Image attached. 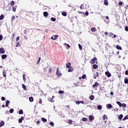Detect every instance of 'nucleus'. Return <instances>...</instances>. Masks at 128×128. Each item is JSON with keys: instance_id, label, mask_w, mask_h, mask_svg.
Listing matches in <instances>:
<instances>
[{"instance_id": "f257e3e1", "label": "nucleus", "mask_w": 128, "mask_h": 128, "mask_svg": "<svg viewBox=\"0 0 128 128\" xmlns=\"http://www.w3.org/2000/svg\"><path fill=\"white\" fill-rule=\"evenodd\" d=\"M98 59H96V58H92V60H91V64H98Z\"/></svg>"}, {"instance_id": "f03ea898", "label": "nucleus", "mask_w": 128, "mask_h": 128, "mask_svg": "<svg viewBox=\"0 0 128 128\" xmlns=\"http://www.w3.org/2000/svg\"><path fill=\"white\" fill-rule=\"evenodd\" d=\"M56 75L58 76V78L62 76V73H60V71H58V68H56Z\"/></svg>"}, {"instance_id": "7ed1b4c3", "label": "nucleus", "mask_w": 128, "mask_h": 128, "mask_svg": "<svg viewBox=\"0 0 128 128\" xmlns=\"http://www.w3.org/2000/svg\"><path fill=\"white\" fill-rule=\"evenodd\" d=\"M109 36L112 38H116V35L114 34V33L110 32L109 34Z\"/></svg>"}, {"instance_id": "20e7f679", "label": "nucleus", "mask_w": 128, "mask_h": 128, "mask_svg": "<svg viewBox=\"0 0 128 128\" xmlns=\"http://www.w3.org/2000/svg\"><path fill=\"white\" fill-rule=\"evenodd\" d=\"M52 68H48L47 67L46 69V71L47 72L50 73L52 72Z\"/></svg>"}, {"instance_id": "39448f33", "label": "nucleus", "mask_w": 128, "mask_h": 128, "mask_svg": "<svg viewBox=\"0 0 128 128\" xmlns=\"http://www.w3.org/2000/svg\"><path fill=\"white\" fill-rule=\"evenodd\" d=\"M106 75L108 76V78H110L112 76V74L110 72L108 71L105 72Z\"/></svg>"}, {"instance_id": "423d86ee", "label": "nucleus", "mask_w": 128, "mask_h": 128, "mask_svg": "<svg viewBox=\"0 0 128 128\" xmlns=\"http://www.w3.org/2000/svg\"><path fill=\"white\" fill-rule=\"evenodd\" d=\"M24 120V116H22L21 118H20L18 120L19 124H22V120Z\"/></svg>"}, {"instance_id": "0eeeda50", "label": "nucleus", "mask_w": 128, "mask_h": 128, "mask_svg": "<svg viewBox=\"0 0 128 128\" xmlns=\"http://www.w3.org/2000/svg\"><path fill=\"white\" fill-rule=\"evenodd\" d=\"M106 108H112V104H108L106 105Z\"/></svg>"}, {"instance_id": "6e6552de", "label": "nucleus", "mask_w": 128, "mask_h": 128, "mask_svg": "<svg viewBox=\"0 0 128 128\" xmlns=\"http://www.w3.org/2000/svg\"><path fill=\"white\" fill-rule=\"evenodd\" d=\"M4 48H0V54H4Z\"/></svg>"}, {"instance_id": "1a4fd4ad", "label": "nucleus", "mask_w": 128, "mask_h": 128, "mask_svg": "<svg viewBox=\"0 0 128 128\" xmlns=\"http://www.w3.org/2000/svg\"><path fill=\"white\" fill-rule=\"evenodd\" d=\"M44 14V16L45 18H47V16H48V12H44L43 13Z\"/></svg>"}, {"instance_id": "9d476101", "label": "nucleus", "mask_w": 128, "mask_h": 128, "mask_svg": "<svg viewBox=\"0 0 128 128\" xmlns=\"http://www.w3.org/2000/svg\"><path fill=\"white\" fill-rule=\"evenodd\" d=\"M123 117H124V116L122 114L119 115L118 116V118L119 120H122Z\"/></svg>"}, {"instance_id": "9b49d317", "label": "nucleus", "mask_w": 128, "mask_h": 128, "mask_svg": "<svg viewBox=\"0 0 128 128\" xmlns=\"http://www.w3.org/2000/svg\"><path fill=\"white\" fill-rule=\"evenodd\" d=\"M98 76V72H96V74L94 75V78L96 80Z\"/></svg>"}, {"instance_id": "f8f14e48", "label": "nucleus", "mask_w": 128, "mask_h": 128, "mask_svg": "<svg viewBox=\"0 0 128 128\" xmlns=\"http://www.w3.org/2000/svg\"><path fill=\"white\" fill-rule=\"evenodd\" d=\"M3 76L4 78H6V70H4L2 72Z\"/></svg>"}, {"instance_id": "ddd939ff", "label": "nucleus", "mask_w": 128, "mask_h": 128, "mask_svg": "<svg viewBox=\"0 0 128 128\" xmlns=\"http://www.w3.org/2000/svg\"><path fill=\"white\" fill-rule=\"evenodd\" d=\"M8 58V55L6 54H3L2 56V60H5V58Z\"/></svg>"}, {"instance_id": "4468645a", "label": "nucleus", "mask_w": 128, "mask_h": 128, "mask_svg": "<svg viewBox=\"0 0 128 128\" xmlns=\"http://www.w3.org/2000/svg\"><path fill=\"white\" fill-rule=\"evenodd\" d=\"M76 104H84V101H76Z\"/></svg>"}, {"instance_id": "2eb2a0df", "label": "nucleus", "mask_w": 128, "mask_h": 128, "mask_svg": "<svg viewBox=\"0 0 128 128\" xmlns=\"http://www.w3.org/2000/svg\"><path fill=\"white\" fill-rule=\"evenodd\" d=\"M90 100H94V95H91L90 97H89Z\"/></svg>"}, {"instance_id": "dca6fc26", "label": "nucleus", "mask_w": 128, "mask_h": 128, "mask_svg": "<svg viewBox=\"0 0 128 128\" xmlns=\"http://www.w3.org/2000/svg\"><path fill=\"white\" fill-rule=\"evenodd\" d=\"M58 37V35H54L53 36V40H56Z\"/></svg>"}, {"instance_id": "f3484780", "label": "nucleus", "mask_w": 128, "mask_h": 128, "mask_svg": "<svg viewBox=\"0 0 128 128\" xmlns=\"http://www.w3.org/2000/svg\"><path fill=\"white\" fill-rule=\"evenodd\" d=\"M4 121H1L0 122V128H2V126H4Z\"/></svg>"}, {"instance_id": "a211bd4d", "label": "nucleus", "mask_w": 128, "mask_h": 128, "mask_svg": "<svg viewBox=\"0 0 128 128\" xmlns=\"http://www.w3.org/2000/svg\"><path fill=\"white\" fill-rule=\"evenodd\" d=\"M66 66L67 68H70V62H68L66 64Z\"/></svg>"}, {"instance_id": "6ab92c4d", "label": "nucleus", "mask_w": 128, "mask_h": 128, "mask_svg": "<svg viewBox=\"0 0 128 128\" xmlns=\"http://www.w3.org/2000/svg\"><path fill=\"white\" fill-rule=\"evenodd\" d=\"M103 120H108V116L106 114H104L102 117Z\"/></svg>"}, {"instance_id": "aec40b11", "label": "nucleus", "mask_w": 128, "mask_h": 128, "mask_svg": "<svg viewBox=\"0 0 128 128\" xmlns=\"http://www.w3.org/2000/svg\"><path fill=\"white\" fill-rule=\"evenodd\" d=\"M16 20V16H12V18H11V22L12 24L14 22V20Z\"/></svg>"}, {"instance_id": "412c9836", "label": "nucleus", "mask_w": 128, "mask_h": 128, "mask_svg": "<svg viewBox=\"0 0 128 128\" xmlns=\"http://www.w3.org/2000/svg\"><path fill=\"white\" fill-rule=\"evenodd\" d=\"M22 88L24 90H26V86L24 84H22Z\"/></svg>"}, {"instance_id": "4be33fe9", "label": "nucleus", "mask_w": 128, "mask_h": 128, "mask_svg": "<svg viewBox=\"0 0 128 128\" xmlns=\"http://www.w3.org/2000/svg\"><path fill=\"white\" fill-rule=\"evenodd\" d=\"M92 120H94V116H89V120H90V122H92Z\"/></svg>"}, {"instance_id": "5701e85b", "label": "nucleus", "mask_w": 128, "mask_h": 128, "mask_svg": "<svg viewBox=\"0 0 128 128\" xmlns=\"http://www.w3.org/2000/svg\"><path fill=\"white\" fill-rule=\"evenodd\" d=\"M104 4L108 6V0H104Z\"/></svg>"}, {"instance_id": "b1692460", "label": "nucleus", "mask_w": 128, "mask_h": 128, "mask_svg": "<svg viewBox=\"0 0 128 128\" xmlns=\"http://www.w3.org/2000/svg\"><path fill=\"white\" fill-rule=\"evenodd\" d=\"M117 104H118L119 106H122V104L120 102L117 101L116 102Z\"/></svg>"}, {"instance_id": "393cba45", "label": "nucleus", "mask_w": 128, "mask_h": 128, "mask_svg": "<svg viewBox=\"0 0 128 128\" xmlns=\"http://www.w3.org/2000/svg\"><path fill=\"white\" fill-rule=\"evenodd\" d=\"M29 100L30 102H34V98L33 97H30Z\"/></svg>"}, {"instance_id": "a878e982", "label": "nucleus", "mask_w": 128, "mask_h": 128, "mask_svg": "<svg viewBox=\"0 0 128 128\" xmlns=\"http://www.w3.org/2000/svg\"><path fill=\"white\" fill-rule=\"evenodd\" d=\"M98 83L97 82H96L95 84H93L92 86L93 88H96V86H98Z\"/></svg>"}, {"instance_id": "bb28decb", "label": "nucleus", "mask_w": 128, "mask_h": 128, "mask_svg": "<svg viewBox=\"0 0 128 128\" xmlns=\"http://www.w3.org/2000/svg\"><path fill=\"white\" fill-rule=\"evenodd\" d=\"M18 114H24V111H22V110H20L19 111H18Z\"/></svg>"}, {"instance_id": "cd10ccee", "label": "nucleus", "mask_w": 128, "mask_h": 128, "mask_svg": "<svg viewBox=\"0 0 128 128\" xmlns=\"http://www.w3.org/2000/svg\"><path fill=\"white\" fill-rule=\"evenodd\" d=\"M4 14H2L0 16V20H4Z\"/></svg>"}, {"instance_id": "c85d7f7f", "label": "nucleus", "mask_w": 128, "mask_h": 128, "mask_svg": "<svg viewBox=\"0 0 128 128\" xmlns=\"http://www.w3.org/2000/svg\"><path fill=\"white\" fill-rule=\"evenodd\" d=\"M97 108H98V110H102V106L101 105H98V106H97Z\"/></svg>"}, {"instance_id": "c756f323", "label": "nucleus", "mask_w": 128, "mask_h": 128, "mask_svg": "<svg viewBox=\"0 0 128 128\" xmlns=\"http://www.w3.org/2000/svg\"><path fill=\"white\" fill-rule=\"evenodd\" d=\"M96 30V28H91V32H94Z\"/></svg>"}, {"instance_id": "7c9ffc66", "label": "nucleus", "mask_w": 128, "mask_h": 128, "mask_svg": "<svg viewBox=\"0 0 128 128\" xmlns=\"http://www.w3.org/2000/svg\"><path fill=\"white\" fill-rule=\"evenodd\" d=\"M116 48H117V50H122V47H120V46L117 45L116 46Z\"/></svg>"}, {"instance_id": "2f4dec72", "label": "nucleus", "mask_w": 128, "mask_h": 128, "mask_svg": "<svg viewBox=\"0 0 128 128\" xmlns=\"http://www.w3.org/2000/svg\"><path fill=\"white\" fill-rule=\"evenodd\" d=\"M12 10L14 12H16V6H13Z\"/></svg>"}, {"instance_id": "473e14b6", "label": "nucleus", "mask_w": 128, "mask_h": 128, "mask_svg": "<svg viewBox=\"0 0 128 128\" xmlns=\"http://www.w3.org/2000/svg\"><path fill=\"white\" fill-rule=\"evenodd\" d=\"M124 84H128V78H126L124 80Z\"/></svg>"}, {"instance_id": "72a5a7b5", "label": "nucleus", "mask_w": 128, "mask_h": 128, "mask_svg": "<svg viewBox=\"0 0 128 128\" xmlns=\"http://www.w3.org/2000/svg\"><path fill=\"white\" fill-rule=\"evenodd\" d=\"M64 44L66 46H67V48H70V46L68 44H66V43H64Z\"/></svg>"}, {"instance_id": "f704fd0d", "label": "nucleus", "mask_w": 128, "mask_h": 128, "mask_svg": "<svg viewBox=\"0 0 128 128\" xmlns=\"http://www.w3.org/2000/svg\"><path fill=\"white\" fill-rule=\"evenodd\" d=\"M93 68H94V70L98 68V66L96 64H93Z\"/></svg>"}, {"instance_id": "c9c22d12", "label": "nucleus", "mask_w": 128, "mask_h": 128, "mask_svg": "<svg viewBox=\"0 0 128 128\" xmlns=\"http://www.w3.org/2000/svg\"><path fill=\"white\" fill-rule=\"evenodd\" d=\"M74 72V69L72 68H70L68 70V72Z\"/></svg>"}, {"instance_id": "e433bc0d", "label": "nucleus", "mask_w": 128, "mask_h": 128, "mask_svg": "<svg viewBox=\"0 0 128 128\" xmlns=\"http://www.w3.org/2000/svg\"><path fill=\"white\" fill-rule=\"evenodd\" d=\"M128 120V116L126 115L125 116L124 118L122 119V120Z\"/></svg>"}, {"instance_id": "4c0bfd02", "label": "nucleus", "mask_w": 128, "mask_h": 128, "mask_svg": "<svg viewBox=\"0 0 128 128\" xmlns=\"http://www.w3.org/2000/svg\"><path fill=\"white\" fill-rule=\"evenodd\" d=\"M62 14L63 16H66V12H62Z\"/></svg>"}, {"instance_id": "58836bf2", "label": "nucleus", "mask_w": 128, "mask_h": 128, "mask_svg": "<svg viewBox=\"0 0 128 128\" xmlns=\"http://www.w3.org/2000/svg\"><path fill=\"white\" fill-rule=\"evenodd\" d=\"M42 122H46V120L44 118H42Z\"/></svg>"}, {"instance_id": "ea45409f", "label": "nucleus", "mask_w": 128, "mask_h": 128, "mask_svg": "<svg viewBox=\"0 0 128 128\" xmlns=\"http://www.w3.org/2000/svg\"><path fill=\"white\" fill-rule=\"evenodd\" d=\"M58 94H64V92L62 90H59Z\"/></svg>"}, {"instance_id": "a19ab883", "label": "nucleus", "mask_w": 128, "mask_h": 128, "mask_svg": "<svg viewBox=\"0 0 128 128\" xmlns=\"http://www.w3.org/2000/svg\"><path fill=\"white\" fill-rule=\"evenodd\" d=\"M50 20L52 22H56V19L54 18H51Z\"/></svg>"}, {"instance_id": "79ce46f5", "label": "nucleus", "mask_w": 128, "mask_h": 128, "mask_svg": "<svg viewBox=\"0 0 128 128\" xmlns=\"http://www.w3.org/2000/svg\"><path fill=\"white\" fill-rule=\"evenodd\" d=\"M78 48L80 50H82V45H80V44H78Z\"/></svg>"}, {"instance_id": "37998d69", "label": "nucleus", "mask_w": 128, "mask_h": 128, "mask_svg": "<svg viewBox=\"0 0 128 128\" xmlns=\"http://www.w3.org/2000/svg\"><path fill=\"white\" fill-rule=\"evenodd\" d=\"M82 122H86V120H88V118H82Z\"/></svg>"}, {"instance_id": "c03bdc74", "label": "nucleus", "mask_w": 128, "mask_h": 128, "mask_svg": "<svg viewBox=\"0 0 128 128\" xmlns=\"http://www.w3.org/2000/svg\"><path fill=\"white\" fill-rule=\"evenodd\" d=\"M50 124L52 126H54V123L52 122H50Z\"/></svg>"}, {"instance_id": "a18cd8bd", "label": "nucleus", "mask_w": 128, "mask_h": 128, "mask_svg": "<svg viewBox=\"0 0 128 128\" xmlns=\"http://www.w3.org/2000/svg\"><path fill=\"white\" fill-rule=\"evenodd\" d=\"M10 6H14V1L11 2Z\"/></svg>"}, {"instance_id": "49530a36", "label": "nucleus", "mask_w": 128, "mask_h": 128, "mask_svg": "<svg viewBox=\"0 0 128 128\" xmlns=\"http://www.w3.org/2000/svg\"><path fill=\"white\" fill-rule=\"evenodd\" d=\"M86 78V74H83L82 76V78L83 79V80H84V78Z\"/></svg>"}, {"instance_id": "de8ad7c7", "label": "nucleus", "mask_w": 128, "mask_h": 128, "mask_svg": "<svg viewBox=\"0 0 128 128\" xmlns=\"http://www.w3.org/2000/svg\"><path fill=\"white\" fill-rule=\"evenodd\" d=\"M14 108L10 109V114H12V112H14Z\"/></svg>"}, {"instance_id": "09e8293b", "label": "nucleus", "mask_w": 128, "mask_h": 128, "mask_svg": "<svg viewBox=\"0 0 128 128\" xmlns=\"http://www.w3.org/2000/svg\"><path fill=\"white\" fill-rule=\"evenodd\" d=\"M22 78H23V80L24 82H26V78L24 77V74L22 75Z\"/></svg>"}, {"instance_id": "8fccbe9b", "label": "nucleus", "mask_w": 128, "mask_h": 128, "mask_svg": "<svg viewBox=\"0 0 128 128\" xmlns=\"http://www.w3.org/2000/svg\"><path fill=\"white\" fill-rule=\"evenodd\" d=\"M122 108H126V104L123 103V104H122Z\"/></svg>"}, {"instance_id": "3c124183", "label": "nucleus", "mask_w": 128, "mask_h": 128, "mask_svg": "<svg viewBox=\"0 0 128 128\" xmlns=\"http://www.w3.org/2000/svg\"><path fill=\"white\" fill-rule=\"evenodd\" d=\"M48 101L49 102H54V100H52V98H49Z\"/></svg>"}, {"instance_id": "603ef678", "label": "nucleus", "mask_w": 128, "mask_h": 128, "mask_svg": "<svg viewBox=\"0 0 128 128\" xmlns=\"http://www.w3.org/2000/svg\"><path fill=\"white\" fill-rule=\"evenodd\" d=\"M16 46V48H18V47L20 46V43L18 42V43H17V44Z\"/></svg>"}, {"instance_id": "864d4df0", "label": "nucleus", "mask_w": 128, "mask_h": 128, "mask_svg": "<svg viewBox=\"0 0 128 128\" xmlns=\"http://www.w3.org/2000/svg\"><path fill=\"white\" fill-rule=\"evenodd\" d=\"M80 10H82L84 8V4H81V6H80Z\"/></svg>"}, {"instance_id": "5fc2aeb1", "label": "nucleus", "mask_w": 128, "mask_h": 128, "mask_svg": "<svg viewBox=\"0 0 128 128\" xmlns=\"http://www.w3.org/2000/svg\"><path fill=\"white\" fill-rule=\"evenodd\" d=\"M1 100H2L4 101V100H6V98L4 96H2L1 98Z\"/></svg>"}, {"instance_id": "6e6d98bb", "label": "nucleus", "mask_w": 128, "mask_h": 128, "mask_svg": "<svg viewBox=\"0 0 128 128\" xmlns=\"http://www.w3.org/2000/svg\"><path fill=\"white\" fill-rule=\"evenodd\" d=\"M39 104H42V98H40V100H39Z\"/></svg>"}, {"instance_id": "4d7b16f0", "label": "nucleus", "mask_w": 128, "mask_h": 128, "mask_svg": "<svg viewBox=\"0 0 128 128\" xmlns=\"http://www.w3.org/2000/svg\"><path fill=\"white\" fill-rule=\"evenodd\" d=\"M68 124H72V121L71 120H70L68 122Z\"/></svg>"}, {"instance_id": "13d9d810", "label": "nucleus", "mask_w": 128, "mask_h": 128, "mask_svg": "<svg viewBox=\"0 0 128 128\" xmlns=\"http://www.w3.org/2000/svg\"><path fill=\"white\" fill-rule=\"evenodd\" d=\"M4 37L2 36V35L0 34V40H2V38Z\"/></svg>"}, {"instance_id": "bf43d9fd", "label": "nucleus", "mask_w": 128, "mask_h": 128, "mask_svg": "<svg viewBox=\"0 0 128 128\" xmlns=\"http://www.w3.org/2000/svg\"><path fill=\"white\" fill-rule=\"evenodd\" d=\"M125 30L126 32H128V26H125Z\"/></svg>"}, {"instance_id": "052dcab7", "label": "nucleus", "mask_w": 128, "mask_h": 128, "mask_svg": "<svg viewBox=\"0 0 128 128\" xmlns=\"http://www.w3.org/2000/svg\"><path fill=\"white\" fill-rule=\"evenodd\" d=\"M10 100H7L6 101V104H10Z\"/></svg>"}, {"instance_id": "680f3d73", "label": "nucleus", "mask_w": 128, "mask_h": 128, "mask_svg": "<svg viewBox=\"0 0 128 128\" xmlns=\"http://www.w3.org/2000/svg\"><path fill=\"white\" fill-rule=\"evenodd\" d=\"M40 57L38 60V62L37 64H39L40 63Z\"/></svg>"}, {"instance_id": "e2e57ef3", "label": "nucleus", "mask_w": 128, "mask_h": 128, "mask_svg": "<svg viewBox=\"0 0 128 128\" xmlns=\"http://www.w3.org/2000/svg\"><path fill=\"white\" fill-rule=\"evenodd\" d=\"M125 74L126 76H128V70H126V72H125Z\"/></svg>"}, {"instance_id": "0e129e2a", "label": "nucleus", "mask_w": 128, "mask_h": 128, "mask_svg": "<svg viewBox=\"0 0 128 128\" xmlns=\"http://www.w3.org/2000/svg\"><path fill=\"white\" fill-rule=\"evenodd\" d=\"M85 16H88V12H85Z\"/></svg>"}, {"instance_id": "69168bd1", "label": "nucleus", "mask_w": 128, "mask_h": 128, "mask_svg": "<svg viewBox=\"0 0 128 128\" xmlns=\"http://www.w3.org/2000/svg\"><path fill=\"white\" fill-rule=\"evenodd\" d=\"M118 4H119L120 6H122V2H118Z\"/></svg>"}, {"instance_id": "338daca9", "label": "nucleus", "mask_w": 128, "mask_h": 128, "mask_svg": "<svg viewBox=\"0 0 128 128\" xmlns=\"http://www.w3.org/2000/svg\"><path fill=\"white\" fill-rule=\"evenodd\" d=\"M16 40H20V36H17L16 37Z\"/></svg>"}, {"instance_id": "774afa93", "label": "nucleus", "mask_w": 128, "mask_h": 128, "mask_svg": "<svg viewBox=\"0 0 128 128\" xmlns=\"http://www.w3.org/2000/svg\"><path fill=\"white\" fill-rule=\"evenodd\" d=\"M100 90H104V87H101V88H100Z\"/></svg>"}]
</instances>
